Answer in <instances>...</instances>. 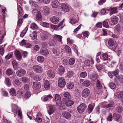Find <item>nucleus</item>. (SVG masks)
I'll return each mask as SVG.
<instances>
[{"mask_svg":"<svg viewBox=\"0 0 123 123\" xmlns=\"http://www.w3.org/2000/svg\"><path fill=\"white\" fill-rule=\"evenodd\" d=\"M33 70L37 73H41L43 71L42 67L40 66L36 65L32 67Z\"/></svg>","mask_w":123,"mask_h":123,"instance_id":"1","label":"nucleus"},{"mask_svg":"<svg viewBox=\"0 0 123 123\" xmlns=\"http://www.w3.org/2000/svg\"><path fill=\"white\" fill-rule=\"evenodd\" d=\"M58 82L59 87L61 88L64 87L66 84L65 80L62 77L59 79Z\"/></svg>","mask_w":123,"mask_h":123,"instance_id":"2","label":"nucleus"},{"mask_svg":"<svg viewBox=\"0 0 123 123\" xmlns=\"http://www.w3.org/2000/svg\"><path fill=\"white\" fill-rule=\"evenodd\" d=\"M86 108V105L83 103L78 107L77 109L79 113H82L84 111Z\"/></svg>","mask_w":123,"mask_h":123,"instance_id":"3","label":"nucleus"},{"mask_svg":"<svg viewBox=\"0 0 123 123\" xmlns=\"http://www.w3.org/2000/svg\"><path fill=\"white\" fill-rule=\"evenodd\" d=\"M49 33L46 31H44L40 36V38L42 40L44 41L48 39Z\"/></svg>","mask_w":123,"mask_h":123,"instance_id":"4","label":"nucleus"},{"mask_svg":"<svg viewBox=\"0 0 123 123\" xmlns=\"http://www.w3.org/2000/svg\"><path fill=\"white\" fill-rule=\"evenodd\" d=\"M25 70L23 69L18 70L16 72L17 75L18 77H20L25 75L26 74Z\"/></svg>","mask_w":123,"mask_h":123,"instance_id":"5","label":"nucleus"},{"mask_svg":"<svg viewBox=\"0 0 123 123\" xmlns=\"http://www.w3.org/2000/svg\"><path fill=\"white\" fill-rule=\"evenodd\" d=\"M65 68L62 66H59L57 70V72L59 75H62L65 71Z\"/></svg>","mask_w":123,"mask_h":123,"instance_id":"6","label":"nucleus"},{"mask_svg":"<svg viewBox=\"0 0 123 123\" xmlns=\"http://www.w3.org/2000/svg\"><path fill=\"white\" fill-rule=\"evenodd\" d=\"M41 84L39 82H35L33 83V88L34 90H38L40 88Z\"/></svg>","mask_w":123,"mask_h":123,"instance_id":"7","label":"nucleus"},{"mask_svg":"<svg viewBox=\"0 0 123 123\" xmlns=\"http://www.w3.org/2000/svg\"><path fill=\"white\" fill-rule=\"evenodd\" d=\"M60 8L62 9L64 12H68L69 10V7L65 4H63L60 7Z\"/></svg>","mask_w":123,"mask_h":123,"instance_id":"8","label":"nucleus"},{"mask_svg":"<svg viewBox=\"0 0 123 123\" xmlns=\"http://www.w3.org/2000/svg\"><path fill=\"white\" fill-rule=\"evenodd\" d=\"M90 91L87 88L84 89L82 92V96L83 97L86 98L87 97L89 94Z\"/></svg>","mask_w":123,"mask_h":123,"instance_id":"9","label":"nucleus"},{"mask_svg":"<svg viewBox=\"0 0 123 123\" xmlns=\"http://www.w3.org/2000/svg\"><path fill=\"white\" fill-rule=\"evenodd\" d=\"M108 10L110 11L109 14L111 16L114 14L117 13V7H110Z\"/></svg>","mask_w":123,"mask_h":123,"instance_id":"10","label":"nucleus"},{"mask_svg":"<svg viewBox=\"0 0 123 123\" xmlns=\"http://www.w3.org/2000/svg\"><path fill=\"white\" fill-rule=\"evenodd\" d=\"M48 76L51 78H53L55 76V74L54 71L51 70H49L47 71Z\"/></svg>","mask_w":123,"mask_h":123,"instance_id":"11","label":"nucleus"},{"mask_svg":"<svg viewBox=\"0 0 123 123\" xmlns=\"http://www.w3.org/2000/svg\"><path fill=\"white\" fill-rule=\"evenodd\" d=\"M15 54L17 59L18 60L20 61L21 60L22 57L20 51L18 50L15 51Z\"/></svg>","mask_w":123,"mask_h":123,"instance_id":"12","label":"nucleus"},{"mask_svg":"<svg viewBox=\"0 0 123 123\" xmlns=\"http://www.w3.org/2000/svg\"><path fill=\"white\" fill-rule=\"evenodd\" d=\"M113 117L115 120L117 122L119 121L122 119L121 116L119 114H113Z\"/></svg>","mask_w":123,"mask_h":123,"instance_id":"13","label":"nucleus"},{"mask_svg":"<svg viewBox=\"0 0 123 123\" xmlns=\"http://www.w3.org/2000/svg\"><path fill=\"white\" fill-rule=\"evenodd\" d=\"M40 52L41 55H47L49 54L48 50L44 48L41 49Z\"/></svg>","mask_w":123,"mask_h":123,"instance_id":"14","label":"nucleus"},{"mask_svg":"<svg viewBox=\"0 0 123 123\" xmlns=\"http://www.w3.org/2000/svg\"><path fill=\"white\" fill-rule=\"evenodd\" d=\"M50 21L52 23L56 24L59 22V18L56 16H54L51 18Z\"/></svg>","mask_w":123,"mask_h":123,"instance_id":"15","label":"nucleus"},{"mask_svg":"<svg viewBox=\"0 0 123 123\" xmlns=\"http://www.w3.org/2000/svg\"><path fill=\"white\" fill-rule=\"evenodd\" d=\"M115 106L114 102L113 101L111 102L108 104L104 105L103 106V108H114Z\"/></svg>","mask_w":123,"mask_h":123,"instance_id":"16","label":"nucleus"},{"mask_svg":"<svg viewBox=\"0 0 123 123\" xmlns=\"http://www.w3.org/2000/svg\"><path fill=\"white\" fill-rule=\"evenodd\" d=\"M37 32L36 31H34L30 34V36L31 37L32 40H33L37 38Z\"/></svg>","mask_w":123,"mask_h":123,"instance_id":"17","label":"nucleus"},{"mask_svg":"<svg viewBox=\"0 0 123 123\" xmlns=\"http://www.w3.org/2000/svg\"><path fill=\"white\" fill-rule=\"evenodd\" d=\"M118 18L116 16H112L111 18V22L114 25L117 24L118 21Z\"/></svg>","mask_w":123,"mask_h":123,"instance_id":"18","label":"nucleus"},{"mask_svg":"<svg viewBox=\"0 0 123 123\" xmlns=\"http://www.w3.org/2000/svg\"><path fill=\"white\" fill-rule=\"evenodd\" d=\"M55 99L57 104H61V99L60 96L59 95L57 94H56L55 96Z\"/></svg>","mask_w":123,"mask_h":123,"instance_id":"19","label":"nucleus"},{"mask_svg":"<svg viewBox=\"0 0 123 123\" xmlns=\"http://www.w3.org/2000/svg\"><path fill=\"white\" fill-rule=\"evenodd\" d=\"M62 37L59 35H54V39L55 40H57L59 42H61V43H62Z\"/></svg>","mask_w":123,"mask_h":123,"instance_id":"20","label":"nucleus"},{"mask_svg":"<svg viewBox=\"0 0 123 123\" xmlns=\"http://www.w3.org/2000/svg\"><path fill=\"white\" fill-rule=\"evenodd\" d=\"M59 5V3L57 0H54L52 3V6L53 8H57Z\"/></svg>","mask_w":123,"mask_h":123,"instance_id":"21","label":"nucleus"},{"mask_svg":"<svg viewBox=\"0 0 123 123\" xmlns=\"http://www.w3.org/2000/svg\"><path fill=\"white\" fill-rule=\"evenodd\" d=\"M62 115L66 119L69 118L71 117L70 114L69 112L66 111L63 112Z\"/></svg>","mask_w":123,"mask_h":123,"instance_id":"22","label":"nucleus"},{"mask_svg":"<svg viewBox=\"0 0 123 123\" xmlns=\"http://www.w3.org/2000/svg\"><path fill=\"white\" fill-rule=\"evenodd\" d=\"M53 98L51 94L45 96L44 97L43 101L44 102L48 101L49 100H50Z\"/></svg>","mask_w":123,"mask_h":123,"instance_id":"23","label":"nucleus"},{"mask_svg":"<svg viewBox=\"0 0 123 123\" xmlns=\"http://www.w3.org/2000/svg\"><path fill=\"white\" fill-rule=\"evenodd\" d=\"M18 107L17 106L15 105H12V111L14 114L15 116H16V114L17 113V110L18 109Z\"/></svg>","mask_w":123,"mask_h":123,"instance_id":"24","label":"nucleus"},{"mask_svg":"<svg viewBox=\"0 0 123 123\" xmlns=\"http://www.w3.org/2000/svg\"><path fill=\"white\" fill-rule=\"evenodd\" d=\"M55 108L53 105H51L49 107V109L48 111V113L49 115L52 114L55 111Z\"/></svg>","mask_w":123,"mask_h":123,"instance_id":"25","label":"nucleus"},{"mask_svg":"<svg viewBox=\"0 0 123 123\" xmlns=\"http://www.w3.org/2000/svg\"><path fill=\"white\" fill-rule=\"evenodd\" d=\"M74 86V84L72 82H70L67 83V88L69 89H72Z\"/></svg>","mask_w":123,"mask_h":123,"instance_id":"26","label":"nucleus"},{"mask_svg":"<svg viewBox=\"0 0 123 123\" xmlns=\"http://www.w3.org/2000/svg\"><path fill=\"white\" fill-rule=\"evenodd\" d=\"M50 87V85L49 81L47 80H46L44 83V87L45 89L47 90L49 89Z\"/></svg>","mask_w":123,"mask_h":123,"instance_id":"27","label":"nucleus"},{"mask_svg":"<svg viewBox=\"0 0 123 123\" xmlns=\"http://www.w3.org/2000/svg\"><path fill=\"white\" fill-rule=\"evenodd\" d=\"M18 17H20L21 15L22 10V9L20 5H19L18 6Z\"/></svg>","mask_w":123,"mask_h":123,"instance_id":"28","label":"nucleus"},{"mask_svg":"<svg viewBox=\"0 0 123 123\" xmlns=\"http://www.w3.org/2000/svg\"><path fill=\"white\" fill-rule=\"evenodd\" d=\"M74 74V72L73 71H69L67 73V76L68 78H70L73 76Z\"/></svg>","mask_w":123,"mask_h":123,"instance_id":"29","label":"nucleus"},{"mask_svg":"<svg viewBox=\"0 0 123 123\" xmlns=\"http://www.w3.org/2000/svg\"><path fill=\"white\" fill-rule=\"evenodd\" d=\"M123 110V107L121 106H119L116 107V111L119 113L122 112Z\"/></svg>","mask_w":123,"mask_h":123,"instance_id":"30","label":"nucleus"},{"mask_svg":"<svg viewBox=\"0 0 123 123\" xmlns=\"http://www.w3.org/2000/svg\"><path fill=\"white\" fill-rule=\"evenodd\" d=\"M23 90L22 89H19L17 92V95L18 97L21 98L23 95Z\"/></svg>","mask_w":123,"mask_h":123,"instance_id":"31","label":"nucleus"},{"mask_svg":"<svg viewBox=\"0 0 123 123\" xmlns=\"http://www.w3.org/2000/svg\"><path fill=\"white\" fill-rule=\"evenodd\" d=\"M28 30V27L27 26L26 27L25 29L23 31L21 32L20 35V36L21 37H23L25 35V34L26 33L27 30Z\"/></svg>","mask_w":123,"mask_h":123,"instance_id":"32","label":"nucleus"},{"mask_svg":"<svg viewBox=\"0 0 123 123\" xmlns=\"http://www.w3.org/2000/svg\"><path fill=\"white\" fill-rule=\"evenodd\" d=\"M64 96L65 98L67 99H69L71 98L70 95L68 92H65L64 93Z\"/></svg>","mask_w":123,"mask_h":123,"instance_id":"33","label":"nucleus"},{"mask_svg":"<svg viewBox=\"0 0 123 123\" xmlns=\"http://www.w3.org/2000/svg\"><path fill=\"white\" fill-rule=\"evenodd\" d=\"M90 84V82L88 80H86L84 81L82 83V85L86 87L89 86Z\"/></svg>","mask_w":123,"mask_h":123,"instance_id":"34","label":"nucleus"},{"mask_svg":"<svg viewBox=\"0 0 123 123\" xmlns=\"http://www.w3.org/2000/svg\"><path fill=\"white\" fill-rule=\"evenodd\" d=\"M74 103V102L71 100L67 101L65 103L66 105L67 106H70L73 105Z\"/></svg>","mask_w":123,"mask_h":123,"instance_id":"35","label":"nucleus"},{"mask_svg":"<svg viewBox=\"0 0 123 123\" xmlns=\"http://www.w3.org/2000/svg\"><path fill=\"white\" fill-rule=\"evenodd\" d=\"M9 92L10 94L12 96H16V92L14 88H12L10 90Z\"/></svg>","mask_w":123,"mask_h":123,"instance_id":"36","label":"nucleus"},{"mask_svg":"<svg viewBox=\"0 0 123 123\" xmlns=\"http://www.w3.org/2000/svg\"><path fill=\"white\" fill-rule=\"evenodd\" d=\"M37 60L39 62H42L44 61V58L42 56H39L37 58Z\"/></svg>","mask_w":123,"mask_h":123,"instance_id":"37","label":"nucleus"},{"mask_svg":"<svg viewBox=\"0 0 123 123\" xmlns=\"http://www.w3.org/2000/svg\"><path fill=\"white\" fill-rule=\"evenodd\" d=\"M93 107L92 105L91 104L89 105L88 108V113H90L92 111L93 108Z\"/></svg>","mask_w":123,"mask_h":123,"instance_id":"38","label":"nucleus"},{"mask_svg":"<svg viewBox=\"0 0 123 123\" xmlns=\"http://www.w3.org/2000/svg\"><path fill=\"white\" fill-rule=\"evenodd\" d=\"M75 60L73 58H70L69 61V63L70 66L73 65L75 63Z\"/></svg>","mask_w":123,"mask_h":123,"instance_id":"39","label":"nucleus"},{"mask_svg":"<svg viewBox=\"0 0 123 123\" xmlns=\"http://www.w3.org/2000/svg\"><path fill=\"white\" fill-rule=\"evenodd\" d=\"M113 116L111 113H109L107 118V120L109 121H111L113 120Z\"/></svg>","mask_w":123,"mask_h":123,"instance_id":"40","label":"nucleus"},{"mask_svg":"<svg viewBox=\"0 0 123 123\" xmlns=\"http://www.w3.org/2000/svg\"><path fill=\"white\" fill-rule=\"evenodd\" d=\"M6 73L8 75H10L13 74V72L12 69L10 68L8 69L6 71Z\"/></svg>","mask_w":123,"mask_h":123,"instance_id":"41","label":"nucleus"},{"mask_svg":"<svg viewBox=\"0 0 123 123\" xmlns=\"http://www.w3.org/2000/svg\"><path fill=\"white\" fill-rule=\"evenodd\" d=\"M36 19L39 21H40L42 20V16L40 12H38V13L36 15Z\"/></svg>","mask_w":123,"mask_h":123,"instance_id":"42","label":"nucleus"},{"mask_svg":"<svg viewBox=\"0 0 123 123\" xmlns=\"http://www.w3.org/2000/svg\"><path fill=\"white\" fill-rule=\"evenodd\" d=\"M50 10V8L47 6L44 7L43 8L44 12L46 14H48Z\"/></svg>","mask_w":123,"mask_h":123,"instance_id":"43","label":"nucleus"},{"mask_svg":"<svg viewBox=\"0 0 123 123\" xmlns=\"http://www.w3.org/2000/svg\"><path fill=\"white\" fill-rule=\"evenodd\" d=\"M87 75V73L86 72H81L80 74V77L82 78H85Z\"/></svg>","mask_w":123,"mask_h":123,"instance_id":"44","label":"nucleus"},{"mask_svg":"<svg viewBox=\"0 0 123 123\" xmlns=\"http://www.w3.org/2000/svg\"><path fill=\"white\" fill-rule=\"evenodd\" d=\"M31 94L29 92H27L25 94L24 97L25 99L29 98L31 96Z\"/></svg>","mask_w":123,"mask_h":123,"instance_id":"45","label":"nucleus"},{"mask_svg":"<svg viewBox=\"0 0 123 123\" xmlns=\"http://www.w3.org/2000/svg\"><path fill=\"white\" fill-rule=\"evenodd\" d=\"M117 96L118 98L123 99V91H121L118 93Z\"/></svg>","mask_w":123,"mask_h":123,"instance_id":"46","label":"nucleus"},{"mask_svg":"<svg viewBox=\"0 0 123 123\" xmlns=\"http://www.w3.org/2000/svg\"><path fill=\"white\" fill-rule=\"evenodd\" d=\"M90 78L91 79L94 81L96 80L97 79V75L95 74H93L91 75Z\"/></svg>","mask_w":123,"mask_h":123,"instance_id":"47","label":"nucleus"},{"mask_svg":"<svg viewBox=\"0 0 123 123\" xmlns=\"http://www.w3.org/2000/svg\"><path fill=\"white\" fill-rule=\"evenodd\" d=\"M5 83L8 87H10L11 85V82L10 80L8 78H6Z\"/></svg>","mask_w":123,"mask_h":123,"instance_id":"48","label":"nucleus"},{"mask_svg":"<svg viewBox=\"0 0 123 123\" xmlns=\"http://www.w3.org/2000/svg\"><path fill=\"white\" fill-rule=\"evenodd\" d=\"M41 24L44 27L49 28V24L45 22H42Z\"/></svg>","mask_w":123,"mask_h":123,"instance_id":"49","label":"nucleus"},{"mask_svg":"<svg viewBox=\"0 0 123 123\" xmlns=\"http://www.w3.org/2000/svg\"><path fill=\"white\" fill-rule=\"evenodd\" d=\"M108 44L109 46L112 47L114 44V42L112 39H110L108 41Z\"/></svg>","mask_w":123,"mask_h":123,"instance_id":"50","label":"nucleus"},{"mask_svg":"<svg viewBox=\"0 0 123 123\" xmlns=\"http://www.w3.org/2000/svg\"><path fill=\"white\" fill-rule=\"evenodd\" d=\"M30 28L32 29H36L38 28V26L35 23H33L31 24Z\"/></svg>","mask_w":123,"mask_h":123,"instance_id":"51","label":"nucleus"},{"mask_svg":"<svg viewBox=\"0 0 123 123\" xmlns=\"http://www.w3.org/2000/svg\"><path fill=\"white\" fill-rule=\"evenodd\" d=\"M102 59L104 60H107L108 58V55L106 53H104L102 55Z\"/></svg>","mask_w":123,"mask_h":123,"instance_id":"52","label":"nucleus"},{"mask_svg":"<svg viewBox=\"0 0 123 123\" xmlns=\"http://www.w3.org/2000/svg\"><path fill=\"white\" fill-rule=\"evenodd\" d=\"M97 86L98 88L99 89H101L102 87V86L101 83L98 80H97Z\"/></svg>","mask_w":123,"mask_h":123,"instance_id":"53","label":"nucleus"},{"mask_svg":"<svg viewBox=\"0 0 123 123\" xmlns=\"http://www.w3.org/2000/svg\"><path fill=\"white\" fill-rule=\"evenodd\" d=\"M22 80L24 83L27 82L29 81V79L27 77H23L22 78Z\"/></svg>","mask_w":123,"mask_h":123,"instance_id":"54","label":"nucleus"},{"mask_svg":"<svg viewBox=\"0 0 123 123\" xmlns=\"http://www.w3.org/2000/svg\"><path fill=\"white\" fill-rule=\"evenodd\" d=\"M76 19L75 18H73L70 19L69 23L72 24H74L77 23Z\"/></svg>","mask_w":123,"mask_h":123,"instance_id":"55","label":"nucleus"},{"mask_svg":"<svg viewBox=\"0 0 123 123\" xmlns=\"http://www.w3.org/2000/svg\"><path fill=\"white\" fill-rule=\"evenodd\" d=\"M113 72L114 76L116 78L119 75L118 74L119 72V71L118 69H116L115 71Z\"/></svg>","mask_w":123,"mask_h":123,"instance_id":"56","label":"nucleus"},{"mask_svg":"<svg viewBox=\"0 0 123 123\" xmlns=\"http://www.w3.org/2000/svg\"><path fill=\"white\" fill-rule=\"evenodd\" d=\"M56 44V42L52 40L50 41L49 43V45L51 46H54Z\"/></svg>","mask_w":123,"mask_h":123,"instance_id":"57","label":"nucleus"},{"mask_svg":"<svg viewBox=\"0 0 123 123\" xmlns=\"http://www.w3.org/2000/svg\"><path fill=\"white\" fill-rule=\"evenodd\" d=\"M65 49L67 52L68 53L70 52L71 51V49L69 46H65Z\"/></svg>","mask_w":123,"mask_h":123,"instance_id":"58","label":"nucleus"},{"mask_svg":"<svg viewBox=\"0 0 123 123\" xmlns=\"http://www.w3.org/2000/svg\"><path fill=\"white\" fill-rule=\"evenodd\" d=\"M109 86L112 89H114L115 88L116 86L112 82L109 84Z\"/></svg>","mask_w":123,"mask_h":123,"instance_id":"59","label":"nucleus"},{"mask_svg":"<svg viewBox=\"0 0 123 123\" xmlns=\"http://www.w3.org/2000/svg\"><path fill=\"white\" fill-rule=\"evenodd\" d=\"M103 25L104 27L106 28H108L109 25L108 22L106 21H104L103 23Z\"/></svg>","mask_w":123,"mask_h":123,"instance_id":"60","label":"nucleus"},{"mask_svg":"<svg viewBox=\"0 0 123 123\" xmlns=\"http://www.w3.org/2000/svg\"><path fill=\"white\" fill-rule=\"evenodd\" d=\"M38 1L43 2L45 4H48L50 2V0H37Z\"/></svg>","mask_w":123,"mask_h":123,"instance_id":"61","label":"nucleus"},{"mask_svg":"<svg viewBox=\"0 0 123 123\" xmlns=\"http://www.w3.org/2000/svg\"><path fill=\"white\" fill-rule=\"evenodd\" d=\"M12 55V54H8L5 57V58L6 59H9L11 58Z\"/></svg>","mask_w":123,"mask_h":123,"instance_id":"62","label":"nucleus"},{"mask_svg":"<svg viewBox=\"0 0 123 123\" xmlns=\"http://www.w3.org/2000/svg\"><path fill=\"white\" fill-rule=\"evenodd\" d=\"M40 47L37 45H35L33 48L34 50L36 51H39L40 49Z\"/></svg>","mask_w":123,"mask_h":123,"instance_id":"63","label":"nucleus"},{"mask_svg":"<svg viewBox=\"0 0 123 123\" xmlns=\"http://www.w3.org/2000/svg\"><path fill=\"white\" fill-rule=\"evenodd\" d=\"M116 78L118 79L122 82H123V76L122 75H118Z\"/></svg>","mask_w":123,"mask_h":123,"instance_id":"64","label":"nucleus"}]
</instances>
